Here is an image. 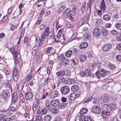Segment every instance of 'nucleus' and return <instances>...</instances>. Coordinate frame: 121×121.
<instances>
[{
  "label": "nucleus",
  "mask_w": 121,
  "mask_h": 121,
  "mask_svg": "<svg viewBox=\"0 0 121 121\" xmlns=\"http://www.w3.org/2000/svg\"><path fill=\"white\" fill-rule=\"evenodd\" d=\"M111 33L113 35H116L118 34L117 32V30H113L111 31Z\"/></svg>",
  "instance_id": "61"
},
{
  "label": "nucleus",
  "mask_w": 121,
  "mask_h": 121,
  "mask_svg": "<svg viewBox=\"0 0 121 121\" xmlns=\"http://www.w3.org/2000/svg\"><path fill=\"white\" fill-rule=\"evenodd\" d=\"M46 52L47 53H49L50 52V54L51 55H53L55 53V52L53 48L52 47H49L47 48Z\"/></svg>",
  "instance_id": "13"
},
{
  "label": "nucleus",
  "mask_w": 121,
  "mask_h": 121,
  "mask_svg": "<svg viewBox=\"0 0 121 121\" xmlns=\"http://www.w3.org/2000/svg\"><path fill=\"white\" fill-rule=\"evenodd\" d=\"M80 115L78 116L79 117V121H86V118L85 116L82 114H80Z\"/></svg>",
  "instance_id": "27"
},
{
  "label": "nucleus",
  "mask_w": 121,
  "mask_h": 121,
  "mask_svg": "<svg viewBox=\"0 0 121 121\" xmlns=\"http://www.w3.org/2000/svg\"><path fill=\"white\" fill-rule=\"evenodd\" d=\"M88 44L87 43L85 42H84L82 43L80 45L79 48L80 49L83 50L86 48Z\"/></svg>",
  "instance_id": "19"
},
{
  "label": "nucleus",
  "mask_w": 121,
  "mask_h": 121,
  "mask_svg": "<svg viewBox=\"0 0 121 121\" xmlns=\"http://www.w3.org/2000/svg\"><path fill=\"white\" fill-rule=\"evenodd\" d=\"M116 57L118 61L121 62V56L118 55L116 56Z\"/></svg>",
  "instance_id": "64"
},
{
  "label": "nucleus",
  "mask_w": 121,
  "mask_h": 121,
  "mask_svg": "<svg viewBox=\"0 0 121 121\" xmlns=\"http://www.w3.org/2000/svg\"><path fill=\"white\" fill-rule=\"evenodd\" d=\"M61 60L62 62L64 63L63 64L65 65H66L67 64L68 59L65 57L64 56H63L61 58Z\"/></svg>",
  "instance_id": "34"
},
{
  "label": "nucleus",
  "mask_w": 121,
  "mask_h": 121,
  "mask_svg": "<svg viewBox=\"0 0 121 121\" xmlns=\"http://www.w3.org/2000/svg\"><path fill=\"white\" fill-rule=\"evenodd\" d=\"M84 72L85 76L87 77H90V75L91 72L90 70L88 69H86L84 70Z\"/></svg>",
  "instance_id": "33"
},
{
  "label": "nucleus",
  "mask_w": 121,
  "mask_h": 121,
  "mask_svg": "<svg viewBox=\"0 0 121 121\" xmlns=\"http://www.w3.org/2000/svg\"><path fill=\"white\" fill-rule=\"evenodd\" d=\"M59 80L63 83H65L67 84V80H65V78L62 76H60L59 78Z\"/></svg>",
  "instance_id": "43"
},
{
  "label": "nucleus",
  "mask_w": 121,
  "mask_h": 121,
  "mask_svg": "<svg viewBox=\"0 0 121 121\" xmlns=\"http://www.w3.org/2000/svg\"><path fill=\"white\" fill-rule=\"evenodd\" d=\"M52 118L51 116L49 115H47L45 116L44 119L45 121H50Z\"/></svg>",
  "instance_id": "31"
},
{
  "label": "nucleus",
  "mask_w": 121,
  "mask_h": 121,
  "mask_svg": "<svg viewBox=\"0 0 121 121\" xmlns=\"http://www.w3.org/2000/svg\"><path fill=\"white\" fill-rule=\"evenodd\" d=\"M110 107L112 109H115L116 107V106L115 104L113 103H111L110 105Z\"/></svg>",
  "instance_id": "54"
},
{
  "label": "nucleus",
  "mask_w": 121,
  "mask_h": 121,
  "mask_svg": "<svg viewBox=\"0 0 121 121\" xmlns=\"http://www.w3.org/2000/svg\"><path fill=\"white\" fill-rule=\"evenodd\" d=\"M17 93L15 92L13 94L12 96V102L11 104H14L17 100Z\"/></svg>",
  "instance_id": "16"
},
{
  "label": "nucleus",
  "mask_w": 121,
  "mask_h": 121,
  "mask_svg": "<svg viewBox=\"0 0 121 121\" xmlns=\"http://www.w3.org/2000/svg\"><path fill=\"white\" fill-rule=\"evenodd\" d=\"M65 75L66 76L69 77L70 76L71 73L69 71L67 70L65 72Z\"/></svg>",
  "instance_id": "59"
},
{
  "label": "nucleus",
  "mask_w": 121,
  "mask_h": 121,
  "mask_svg": "<svg viewBox=\"0 0 121 121\" xmlns=\"http://www.w3.org/2000/svg\"><path fill=\"white\" fill-rule=\"evenodd\" d=\"M94 35L95 37H99L101 35V31L100 29L96 28L94 29L93 30Z\"/></svg>",
  "instance_id": "8"
},
{
  "label": "nucleus",
  "mask_w": 121,
  "mask_h": 121,
  "mask_svg": "<svg viewBox=\"0 0 121 121\" xmlns=\"http://www.w3.org/2000/svg\"><path fill=\"white\" fill-rule=\"evenodd\" d=\"M49 28L48 27H47L45 29L43 32L48 35L49 32Z\"/></svg>",
  "instance_id": "56"
},
{
  "label": "nucleus",
  "mask_w": 121,
  "mask_h": 121,
  "mask_svg": "<svg viewBox=\"0 0 121 121\" xmlns=\"http://www.w3.org/2000/svg\"><path fill=\"white\" fill-rule=\"evenodd\" d=\"M33 96V93L30 92H26L25 95V98L26 100H28L31 99Z\"/></svg>",
  "instance_id": "10"
},
{
  "label": "nucleus",
  "mask_w": 121,
  "mask_h": 121,
  "mask_svg": "<svg viewBox=\"0 0 121 121\" xmlns=\"http://www.w3.org/2000/svg\"><path fill=\"white\" fill-rule=\"evenodd\" d=\"M75 14V12L73 11L70 10L69 14V17H68V18H69L71 20L73 19V18L72 16H71L74 15Z\"/></svg>",
  "instance_id": "39"
},
{
  "label": "nucleus",
  "mask_w": 121,
  "mask_h": 121,
  "mask_svg": "<svg viewBox=\"0 0 121 121\" xmlns=\"http://www.w3.org/2000/svg\"><path fill=\"white\" fill-rule=\"evenodd\" d=\"M42 121L43 119L41 115H38L36 116L35 121Z\"/></svg>",
  "instance_id": "38"
},
{
  "label": "nucleus",
  "mask_w": 121,
  "mask_h": 121,
  "mask_svg": "<svg viewBox=\"0 0 121 121\" xmlns=\"http://www.w3.org/2000/svg\"><path fill=\"white\" fill-rule=\"evenodd\" d=\"M65 8V6H62L59 8L58 11V13H60L61 12L62 10Z\"/></svg>",
  "instance_id": "47"
},
{
  "label": "nucleus",
  "mask_w": 121,
  "mask_h": 121,
  "mask_svg": "<svg viewBox=\"0 0 121 121\" xmlns=\"http://www.w3.org/2000/svg\"><path fill=\"white\" fill-rule=\"evenodd\" d=\"M48 35L44 32L41 34V40L40 42V46H41L42 45L43 43L44 39Z\"/></svg>",
  "instance_id": "18"
},
{
  "label": "nucleus",
  "mask_w": 121,
  "mask_h": 121,
  "mask_svg": "<svg viewBox=\"0 0 121 121\" xmlns=\"http://www.w3.org/2000/svg\"><path fill=\"white\" fill-rule=\"evenodd\" d=\"M5 117V116L4 114H0V121H3Z\"/></svg>",
  "instance_id": "49"
},
{
  "label": "nucleus",
  "mask_w": 121,
  "mask_h": 121,
  "mask_svg": "<svg viewBox=\"0 0 121 121\" xmlns=\"http://www.w3.org/2000/svg\"><path fill=\"white\" fill-rule=\"evenodd\" d=\"M24 115L25 117H28V119L27 120V121H33L34 117L32 116H30V115H28V114H24Z\"/></svg>",
  "instance_id": "30"
},
{
  "label": "nucleus",
  "mask_w": 121,
  "mask_h": 121,
  "mask_svg": "<svg viewBox=\"0 0 121 121\" xmlns=\"http://www.w3.org/2000/svg\"><path fill=\"white\" fill-rule=\"evenodd\" d=\"M70 11V9L69 8L66 9L65 12H63V16L68 17L69 16V14Z\"/></svg>",
  "instance_id": "17"
},
{
  "label": "nucleus",
  "mask_w": 121,
  "mask_h": 121,
  "mask_svg": "<svg viewBox=\"0 0 121 121\" xmlns=\"http://www.w3.org/2000/svg\"><path fill=\"white\" fill-rule=\"evenodd\" d=\"M73 53L72 51L71 50H69L67 51L65 53V56L67 57H70Z\"/></svg>",
  "instance_id": "35"
},
{
  "label": "nucleus",
  "mask_w": 121,
  "mask_h": 121,
  "mask_svg": "<svg viewBox=\"0 0 121 121\" xmlns=\"http://www.w3.org/2000/svg\"><path fill=\"white\" fill-rule=\"evenodd\" d=\"M0 90L1 93V96L4 99H6L9 97L10 95L8 88L3 86L0 88Z\"/></svg>",
  "instance_id": "1"
},
{
  "label": "nucleus",
  "mask_w": 121,
  "mask_h": 121,
  "mask_svg": "<svg viewBox=\"0 0 121 121\" xmlns=\"http://www.w3.org/2000/svg\"><path fill=\"white\" fill-rule=\"evenodd\" d=\"M91 111L93 113H99L101 112V109L99 107L95 105L92 107Z\"/></svg>",
  "instance_id": "7"
},
{
  "label": "nucleus",
  "mask_w": 121,
  "mask_h": 121,
  "mask_svg": "<svg viewBox=\"0 0 121 121\" xmlns=\"http://www.w3.org/2000/svg\"><path fill=\"white\" fill-rule=\"evenodd\" d=\"M25 83V82H24L23 81H21L20 82L17 87V89L19 91H20L22 90L24 87Z\"/></svg>",
  "instance_id": "14"
},
{
  "label": "nucleus",
  "mask_w": 121,
  "mask_h": 121,
  "mask_svg": "<svg viewBox=\"0 0 121 121\" xmlns=\"http://www.w3.org/2000/svg\"><path fill=\"white\" fill-rule=\"evenodd\" d=\"M101 99L102 101L105 102H108L110 101V98L108 95H106L102 96Z\"/></svg>",
  "instance_id": "9"
},
{
  "label": "nucleus",
  "mask_w": 121,
  "mask_h": 121,
  "mask_svg": "<svg viewBox=\"0 0 121 121\" xmlns=\"http://www.w3.org/2000/svg\"><path fill=\"white\" fill-rule=\"evenodd\" d=\"M67 106V104L65 103H62L60 104L59 107V108L60 109H65Z\"/></svg>",
  "instance_id": "40"
},
{
  "label": "nucleus",
  "mask_w": 121,
  "mask_h": 121,
  "mask_svg": "<svg viewBox=\"0 0 121 121\" xmlns=\"http://www.w3.org/2000/svg\"><path fill=\"white\" fill-rule=\"evenodd\" d=\"M110 114H101V115L104 118L107 119L110 116Z\"/></svg>",
  "instance_id": "52"
},
{
  "label": "nucleus",
  "mask_w": 121,
  "mask_h": 121,
  "mask_svg": "<svg viewBox=\"0 0 121 121\" xmlns=\"http://www.w3.org/2000/svg\"><path fill=\"white\" fill-rule=\"evenodd\" d=\"M47 109L45 108L43 109L40 111L41 113H47Z\"/></svg>",
  "instance_id": "57"
},
{
  "label": "nucleus",
  "mask_w": 121,
  "mask_h": 121,
  "mask_svg": "<svg viewBox=\"0 0 121 121\" xmlns=\"http://www.w3.org/2000/svg\"><path fill=\"white\" fill-rule=\"evenodd\" d=\"M87 20V17H85L84 18H83L80 20L79 21V24L81 26L83 25L84 23Z\"/></svg>",
  "instance_id": "23"
},
{
  "label": "nucleus",
  "mask_w": 121,
  "mask_h": 121,
  "mask_svg": "<svg viewBox=\"0 0 121 121\" xmlns=\"http://www.w3.org/2000/svg\"><path fill=\"white\" fill-rule=\"evenodd\" d=\"M60 103V101L58 99L53 100L51 101V105L55 107L57 106Z\"/></svg>",
  "instance_id": "12"
},
{
  "label": "nucleus",
  "mask_w": 121,
  "mask_h": 121,
  "mask_svg": "<svg viewBox=\"0 0 121 121\" xmlns=\"http://www.w3.org/2000/svg\"><path fill=\"white\" fill-rule=\"evenodd\" d=\"M95 0H89L88 3H87V7L90 9L93 3Z\"/></svg>",
  "instance_id": "41"
},
{
  "label": "nucleus",
  "mask_w": 121,
  "mask_h": 121,
  "mask_svg": "<svg viewBox=\"0 0 121 121\" xmlns=\"http://www.w3.org/2000/svg\"><path fill=\"white\" fill-rule=\"evenodd\" d=\"M33 75L34 74L32 72L31 73H30L29 74V76L25 78L26 81L27 82L29 81L32 78Z\"/></svg>",
  "instance_id": "26"
},
{
  "label": "nucleus",
  "mask_w": 121,
  "mask_h": 121,
  "mask_svg": "<svg viewBox=\"0 0 121 121\" xmlns=\"http://www.w3.org/2000/svg\"><path fill=\"white\" fill-rule=\"evenodd\" d=\"M62 33H58L56 35L57 38L58 39H60L64 40H65V36L64 34H62Z\"/></svg>",
  "instance_id": "20"
},
{
  "label": "nucleus",
  "mask_w": 121,
  "mask_h": 121,
  "mask_svg": "<svg viewBox=\"0 0 121 121\" xmlns=\"http://www.w3.org/2000/svg\"><path fill=\"white\" fill-rule=\"evenodd\" d=\"M112 47V45L109 43H108L104 45L102 47L103 50L104 52H107L109 51Z\"/></svg>",
  "instance_id": "6"
},
{
  "label": "nucleus",
  "mask_w": 121,
  "mask_h": 121,
  "mask_svg": "<svg viewBox=\"0 0 121 121\" xmlns=\"http://www.w3.org/2000/svg\"><path fill=\"white\" fill-rule=\"evenodd\" d=\"M80 62H83L85 61L86 59V57L85 55L82 54L81 55L79 56Z\"/></svg>",
  "instance_id": "25"
},
{
  "label": "nucleus",
  "mask_w": 121,
  "mask_h": 121,
  "mask_svg": "<svg viewBox=\"0 0 121 121\" xmlns=\"http://www.w3.org/2000/svg\"><path fill=\"white\" fill-rule=\"evenodd\" d=\"M79 87L77 85L74 84L73 86L71 87V89L72 91L75 92L78 90Z\"/></svg>",
  "instance_id": "21"
},
{
  "label": "nucleus",
  "mask_w": 121,
  "mask_h": 121,
  "mask_svg": "<svg viewBox=\"0 0 121 121\" xmlns=\"http://www.w3.org/2000/svg\"><path fill=\"white\" fill-rule=\"evenodd\" d=\"M44 9H43L41 10V12L40 15V16L38 17V19L39 18H41L44 14Z\"/></svg>",
  "instance_id": "53"
},
{
  "label": "nucleus",
  "mask_w": 121,
  "mask_h": 121,
  "mask_svg": "<svg viewBox=\"0 0 121 121\" xmlns=\"http://www.w3.org/2000/svg\"><path fill=\"white\" fill-rule=\"evenodd\" d=\"M5 84L6 85V87L7 88H9L10 90L11 91L12 90V87L10 84L9 81L8 80H7L5 82Z\"/></svg>",
  "instance_id": "37"
},
{
  "label": "nucleus",
  "mask_w": 121,
  "mask_h": 121,
  "mask_svg": "<svg viewBox=\"0 0 121 121\" xmlns=\"http://www.w3.org/2000/svg\"><path fill=\"white\" fill-rule=\"evenodd\" d=\"M18 26V25H17V26L15 27V26L12 25L10 27V29L12 31H13L15 30V29H16L17 27Z\"/></svg>",
  "instance_id": "60"
},
{
  "label": "nucleus",
  "mask_w": 121,
  "mask_h": 121,
  "mask_svg": "<svg viewBox=\"0 0 121 121\" xmlns=\"http://www.w3.org/2000/svg\"><path fill=\"white\" fill-rule=\"evenodd\" d=\"M67 84H70L75 83L76 82V81L72 79H68L67 80Z\"/></svg>",
  "instance_id": "36"
},
{
  "label": "nucleus",
  "mask_w": 121,
  "mask_h": 121,
  "mask_svg": "<svg viewBox=\"0 0 121 121\" xmlns=\"http://www.w3.org/2000/svg\"><path fill=\"white\" fill-rule=\"evenodd\" d=\"M102 107L103 110L102 112L101 113H110L112 111V109L108 106V104H105L102 106Z\"/></svg>",
  "instance_id": "3"
},
{
  "label": "nucleus",
  "mask_w": 121,
  "mask_h": 121,
  "mask_svg": "<svg viewBox=\"0 0 121 121\" xmlns=\"http://www.w3.org/2000/svg\"><path fill=\"white\" fill-rule=\"evenodd\" d=\"M19 76V74L17 71V68H14L13 73V77L14 80L16 82L18 80Z\"/></svg>",
  "instance_id": "4"
},
{
  "label": "nucleus",
  "mask_w": 121,
  "mask_h": 121,
  "mask_svg": "<svg viewBox=\"0 0 121 121\" xmlns=\"http://www.w3.org/2000/svg\"><path fill=\"white\" fill-rule=\"evenodd\" d=\"M69 87L67 86H65L62 87L60 89V91L61 93L64 95L67 94L69 91Z\"/></svg>",
  "instance_id": "5"
},
{
  "label": "nucleus",
  "mask_w": 121,
  "mask_h": 121,
  "mask_svg": "<svg viewBox=\"0 0 121 121\" xmlns=\"http://www.w3.org/2000/svg\"><path fill=\"white\" fill-rule=\"evenodd\" d=\"M107 66L109 67L111 69H115V65L110 63L108 64Z\"/></svg>",
  "instance_id": "45"
},
{
  "label": "nucleus",
  "mask_w": 121,
  "mask_h": 121,
  "mask_svg": "<svg viewBox=\"0 0 121 121\" xmlns=\"http://www.w3.org/2000/svg\"><path fill=\"white\" fill-rule=\"evenodd\" d=\"M95 22L98 25H100L101 24L102 22L101 19L100 18H97L95 19Z\"/></svg>",
  "instance_id": "44"
},
{
  "label": "nucleus",
  "mask_w": 121,
  "mask_h": 121,
  "mask_svg": "<svg viewBox=\"0 0 121 121\" xmlns=\"http://www.w3.org/2000/svg\"><path fill=\"white\" fill-rule=\"evenodd\" d=\"M53 121H61V118L60 117L57 116L55 118Z\"/></svg>",
  "instance_id": "63"
},
{
  "label": "nucleus",
  "mask_w": 121,
  "mask_h": 121,
  "mask_svg": "<svg viewBox=\"0 0 121 121\" xmlns=\"http://www.w3.org/2000/svg\"><path fill=\"white\" fill-rule=\"evenodd\" d=\"M106 9L105 5L104 0H102L100 5V9L103 11H104Z\"/></svg>",
  "instance_id": "22"
},
{
  "label": "nucleus",
  "mask_w": 121,
  "mask_h": 121,
  "mask_svg": "<svg viewBox=\"0 0 121 121\" xmlns=\"http://www.w3.org/2000/svg\"><path fill=\"white\" fill-rule=\"evenodd\" d=\"M56 74L57 76H64L65 75V71L61 70L56 73Z\"/></svg>",
  "instance_id": "29"
},
{
  "label": "nucleus",
  "mask_w": 121,
  "mask_h": 121,
  "mask_svg": "<svg viewBox=\"0 0 121 121\" xmlns=\"http://www.w3.org/2000/svg\"><path fill=\"white\" fill-rule=\"evenodd\" d=\"M10 51L14 56H15L16 57L18 55L17 53V52L15 50L14 48L13 47L11 48Z\"/></svg>",
  "instance_id": "24"
},
{
  "label": "nucleus",
  "mask_w": 121,
  "mask_h": 121,
  "mask_svg": "<svg viewBox=\"0 0 121 121\" xmlns=\"http://www.w3.org/2000/svg\"><path fill=\"white\" fill-rule=\"evenodd\" d=\"M35 40L37 42L39 43V47L41 46H40V42L41 41V39H40V37H39V36L36 37V38Z\"/></svg>",
  "instance_id": "50"
},
{
  "label": "nucleus",
  "mask_w": 121,
  "mask_h": 121,
  "mask_svg": "<svg viewBox=\"0 0 121 121\" xmlns=\"http://www.w3.org/2000/svg\"><path fill=\"white\" fill-rule=\"evenodd\" d=\"M86 3L85 2L83 3L82 4V11H83L85 10L86 8Z\"/></svg>",
  "instance_id": "62"
},
{
  "label": "nucleus",
  "mask_w": 121,
  "mask_h": 121,
  "mask_svg": "<svg viewBox=\"0 0 121 121\" xmlns=\"http://www.w3.org/2000/svg\"><path fill=\"white\" fill-rule=\"evenodd\" d=\"M116 27L118 30H121V24L117 23L115 25Z\"/></svg>",
  "instance_id": "46"
},
{
  "label": "nucleus",
  "mask_w": 121,
  "mask_h": 121,
  "mask_svg": "<svg viewBox=\"0 0 121 121\" xmlns=\"http://www.w3.org/2000/svg\"><path fill=\"white\" fill-rule=\"evenodd\" d=\"M73 52L77 55L79 54V51L76 48H74L73 50Z\"/></svg>",
  "instance_id": "55"
},
{
  "label": "nucleus",
  "mask_w": 121,
  "mask_h": 121,
  "mask_svg": "<svg viewBox=\"0 0 121 121\" xmlns=\"http://www.w3.org/2000/svg\"><path fill=\"white\" fill-rule=\"evenodd\" d=\"M90 35V33L88 32L86 33V34L83 35V37L86 39L88 38Z\"/></svg>",
  "instance_id": "48"
},
{
  "label": "nucleus",
  "mask_w": 121,
  "mask_h": 121,
  "mask_svg": "<svg viewBox=\"0 0 121 121\" xmlns=\"http://www.w3.org/2000/svg\"><path fill=\"white\" fill-rule=\"evenodd\" d=\"M49 78L48 77L46 80H45L42 85V86H44L45 85H46L48 84V81L49 80Z\"/></svg>",
  "instance_id": "58"
},
{
  "label": "nucleus",
  "mask_w": 121,
  "mask_h": 121,
  "mask_svg": "<svg viewBox=\"0 0 121 121\" xmlns=\"http://www.w3.org/2000/svg\"><path fill=\"white\" fill-rule=\"evenodd\" d=\"M57 109L56 108L55 109L54 108L52 109L51 110L52 113H57L58 112Z\"/></svg>",
  "instance_id": "51"
},
{
  "label": "nucleus",
  "mask_w": 121,
  "mask_h": 121,
  "mask_svg": "<svg viewBox=\"0 0 121 121\" xmlns=\"http://www.w3.org/2000/svg\"><path fill=\"white\" fill-rule=\"evenodd\" d=\"M102 35L104 36H107L108 35V31L105 28H102Z\"/></svg>",
  "instance_id": "28"
},
{
  "label": "nucleus",
  "mask_w": 121,
  "mask_h": 121,
  "mask_svg": "<svg viewBox=\"0 0 121 121\" xmlns=\"http://www.w3.org/2000/svg\"><path fill=\"white\" fill-rule=\"evenodd\" d=\"M106 73V70L102 69H101L95 73V75L96 77L100 79L101 77H103L105 76Z\"/></svg>",
  "instance_id": "2"
},
{
  "label": "nucleus",
  "mask_w": 121,
  "mask_h": 121,
  "mask_svg": "<svg viewBox=\"0 0 121 121\" xmlns=\"http://www.w3.org/2000/svg\"><path fill=\"white\" fill-rule=\"evenodd\" d=\"M111 17L108 14H105L104 15L103 19L106 21H108L111 19Z\"/></svg>",
  "instance_id": "32"
},
{
  "label": "nucleus",
  "mask_w": 121,
  "mask_h": 121,
  "mask_svg": "<svg viewBox=\"0 0 121 121\" xmlns=\"http://www.w3.org/2000/svg\"><path fill=\"white\" fill-rule=\"evenodd\" d=\"M77 96V94L76 93H73L70 94L68 96L69 99L70 101L74 100Z\"/></svg>",
  "instance_id": "11"
},
{
  "label": "nucleus",
  "mask_w": 121,
  "mask_h": 121,
  "mask_svg": "<svg viewBox=\"0 0 121 121\" xmlns=\"http://www.w3.org/2000/svg\"><path fill=\"white\" fill-rule=\"evenodd\" d=\"M88 109L86 108H83L80 112V113H86L88 112Z\"/></svg>",
  "instance_id": "42"
},
{
  "label": "nucleus",
  "mask_w": 121,
  "mask_h": 121,
  "mask_svg": "<svg viewBox=\"0 0 121 121\" xmlns=\"http://www.w3.org/2000/svg\"><path fill=\"white\" fill-rule=\"evenodd\" d=\"M58 93L56 90H54L52 91L50 93V96L52 98H53L56 97L58 95Z\"/></svg>",
  "instance_id": "15"
}]
</instances>
